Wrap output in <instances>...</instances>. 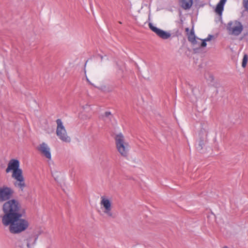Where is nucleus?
Returning <instances> with one entry per match:
<instances>
[{
    "mask_svg": "<svg viewBox=\"0 0 248 248\" xmlns=\"http://www.w3.org/2000/svg\"><path fill=\"white\" fill-rule=\"evenodd\" d=\"M37 150L46 158L49 160L51 159L50 148L46 143H41L38 146Z\"/></svg>",
    "mask_w": 248,
    "mask_h": 248,
    "instance_id": "9d476101",
    "label": "nucleus"
},
{
    "mask_svg": "<svg viewBox=\"0 0 248 248\" xmlns=\"http://www.w3.org/2000/svg\"><path fill=\"white\" fill-rule=\"evenodd\" d=\"M87 108H89V106H88V105H86L85 107H83V108L84 109H85Z\"/></svg>",
    "mask_w": 248,
    "mask_h": 248,
    "instance_id": "4be33fe9",
    "label": "nucleus"
},
{
    "mask_svg": "<svg viewBox=\"0 0 248 248\" xmlns=\"http://www.w3.org/2000/svg\"><path fill=\"white\" fill-rule=\"evenodd\" d=\"M79 118L82 120H86L89 118V117L87 115H83L82 114H80L79 115Z\"/></svg>",
    "mask_w": 248,
    "mask_h": 248,
    "instance_id": "412c9836",
    "label": "nucleus"
},
{
    "mask_svg": "<svg viewBox=\"0 0 248 248\" xmlns=\"http://www.w3.org/2000/svg\"><path fill=\"white\" fill-rule=\"evenodd\" d=\"M100 205L101 210L105 215L110 217H113L112 212V203L110 199L105 196H101Z\"/></svg>",
    "mask_w": 248,
    "mask_h": 248,
    "instance_id": "7ed1b4c3",
    "label": "nucleus"
},
{
    "mask_svg": "<svg viewBox=\"0 0 248 248\" xmlns=\"http://www.w3.org/2000/svg\"><path fill=\"white\" fill-rule=\"evenodd\" d=\"M243 6L246 11H248V0H243Z\"/></svg>",
    "mask_w": 248,
    "mask_h": 248,
    "instance_id": "6ab92c4d",
    "label": "nucleus"
},
{
    "mask_svg": "<svg viewBox=\"0 0 248 248\" xmlns=\"http://www.w3.org/2000/svg\"><path fill=\"white\" fill-rule=\"evenodd\" d=\"M114 140L116 147L119 153L124 157L127 156L130 150V146L124 135L122 133H119L115 135Z\"/></svg>",
    "mask_w": 248,
    "mask_h": 248,
    "instance_id": "f03ea898",
    "label": "nucleus"
},
{
    "mask_svg": "<svg viewBox=\"0 0 248 248\" xmlns=\"http://www.w3.org/2000/svg\"><path fill=\"white\" fill-rule=\"evenodd\" d=\"M188 41L191 42L193 44H196L197 43V41L196 40V36L194 34V30H192L188 35Z\"/></svg>",
    "mask_w": 248,
    "mask_h": 248,
    "instance_id": "4468645a",
    "label": "nucleus"
},
{
    "mask_svg": "<svg viewBox=\"0 0 248 248\" xmlns=\"http://www.w3.org/2000/svg\"><path fill=\"white\" fill-rule=\"evenodd\" d=\"M57 129L56 134L58 138L63 142L69 143L71 141V138L68 136L66 130L61 119H57L56 121Z\"/></svg>",
    "mask_w": 248,
    "mask_h": 248,
    "instance_id": "20e7f679",
    "label": "nucleus"
},
{
    "mask_svg": "<svg viewBox=\"0 0 248 248\" xmlns=\"http://www.w3.org/2000/svg\"><path fill=\"white\" fill-rule=\"evenodd\" d=\"M12 177L16 180V182L15 183V186L18 187L22 191H23L26 186V184L24 182V178L22 173H20L16 176H14Z\"/></svg>",
    "mask_w": 248,
    "mask_h": 248,
    "instance_id": "9b49d317",
    "label": "nucleus"
},
{
    "mask_svg": "<svg viewBox=\"0 0 248 248\" xmlns=\"http://www.w3.org/2000/svg\"><path fill=\"white\" fill-rule=\"evenodd\" d=\"M19 161L15 159H11L8 164L7 168L6 169L7 173L13 171L12 177L20 173H22L21 169H19Z\"/></svg>",
    "mask_w": 248,
    "mask_h": 248,
    "instance_id": "423d86ee",
    "label": "nucleus"
},
{
    "mask_svg": "<svg viewBox=\"0 0 248 248\" xmlns=\"http://www.w3.org/2000/svg\"><path fill=\"white\" fill-rule=\"evenodd\" d=\"M13 193L12 189L7 186L0 187V202L9 200Z\"/></svg>",
    "mask_w": 248,
    "mask_h": 248,
    "instance_id": "6e6552de",
    "label": "nucleus"
},
{
    "mask_svg": "<svg viewBox=\"0 0 248 248\" xmlns=\"http://www.w3.org/2000/svg\"><path fill=\"white\" fill-rule=\"evenodd\" d=\"M202 145H203V142L202 141H200L198 145V146H197V149L198 150H201L202 149Z\"/></svg>",
    "mask_w": 248,
    "mask_h": 248,
    "instance_id": "aec40b11",
    "label": "nucleus"
},
{
    "mask_svg": "<svg viewBox=\"0 0 248 248\" xmlns=\"http://www.w3.org/2000/svg\"><path fill=\"white\" fill-rule=\"evenodd\" d=\"M51 174L56 181L58 182L59 181L60 176H61V172L56 170H53L51 171Z\"/></svg>",
    "mask_w": 248,
    "mask_h": 248,
    "instance_id": "dca6fc26",
    "label": "nucleus"
},
{
    "mask_svg": "<svg viewBox=\"0 0 248 248\" xmlns=\"http://www.w3.org/2000/svg\"><path fill=\"white\" fill-rule=\"evenodd\" d=\"M38 238V234L30 235L25 240L26 246L20 242L18 244V247L19 248H33L36 244Z\"/></svg>",
    "mask_w": 248,
    "mask_h": 248,
    "instance_id": "0eeeda50",
    "label": "nucleus"
},
{
    "mask_svg": "<svg viewBox=\"0 0 248 248\" xmlns=\"http://www.w3.org/2000/svg\"><path fill=\"white\" fill-rule=\"evenodd\" d=\"M111 116V113L110 112H105L104 115H103V117L104 118V120H107L106 118H110V117Z\"/></svg>",
    "mask_w": 248,
    "mask_h": 248,
    "instance_id": "a211bd4d",
    "label": "nucleus"
},
{
    "mask_svg": "<svg viewBox=\"0 0 248 248\" xmlns=\"http://www.w3.org/2000/svg\"><path fill=\"white\" fill-rule=\"evenodd\" d=\"M181 6L185 9H189L192 4L193 0H180Z\"/></svg>",
    "mask_w": 248,
    "mask_h": 248,
    "instance_id": "ddd939ff",
    "label": "nucleus"
},
{
    "mask_svg": "<svg viewBox=\"0 0 248 248\" xmlns=\"http://www.w3.org/2000/svg\"><path fill=\"white\" fill-rule=\"evenodd\" d=\"M227 29L230 34L237 36L242 32L243 26L240 22L237 20H233L228 22Z\"/></svg>",
    "mask_w": 248,
    "mask_h": 248,
    "instance_id": "39448f33",
    "label": "nucleus"
},
{
    "mask_svg": "<svg viewBox=\"0 0 248 248\" xmlns=\"http://www.w3.org/2000/svg\"><path fill=\"white\" fill-rule=\"evenodd\" d=\"M3 215L1 217V222L5 227H8L12 234H19L27 230L30 226V222L26 216V210L17 200H10L3 204Z\"/></svg>",
    "mask_w": 248,
    "mask_h": 248,
    "instance_id": "f257e3e1",
    "label": "nucleus"
},
{
    "mask_svg": "<svg viewBox=\"0 0 248 248\" xmlns=\"http://www.w3.org/2000/svg\"><path fill=\"white\" fill-rule=\"evenodd\" d=\"M226 2V0H220L217 4L215 9V12L221 16L222 14V12L224 9V6Z\"/></svg>",
    "mask_w": 248,
    "mask_h": 248,
    "instance_id": "f8f14e48",
    "label": "nucleus"
},
{
    "mask_svg": "<svg viewBox=\"0 0 248 248\" xmlns=\"http://www.w3.org/2000/svg\"><path fill=\"white\" fill-rule=\"evenodd\" d=\"M214 38V36L211 34H209L207 38L201 40L202 42L200 45L201 47H204L207 46V42L210 41Z\"/></svg>",
    "mask_w": 248,
    "mask_h": 248,
    "instance_id": "2eb2a0df",
    "label": "nucleus"
},
{
    "mask_svg": "<svg viewBox=\"0 0 248 248\" xmlns=\"http://www.w3.org/2000/svg\"><path fill=\"white\" fill-rule=\"evenodd\" d=\"M150 29L155 33L159 37L163 39H167L171 36L170 32L165 31L162 30L157 28L154 26L152 23H149Z\"/></svg>",
    "mask_w": 248,
    "mask_h": 248,
    "instance_id": "1a4fd4ad",
    "label": "nucleus"
},
{
    "mask_svg": "<svg viewBox=\"0 0 248 248\" xmlns=\"http://www.w3.org/2000/svg\"><path fill=\"white\" fill-rule=\"evenodd\" d=\"M247 61H248V56L247 55H245L244 56L242 63V66L243 67H246L247 63Z\"/></svg>",
    "mask_w": 248,
    "mask_h": 248,
    "instance_id": "f3484780",
    "label": "nucleus"
}]
</instances>
